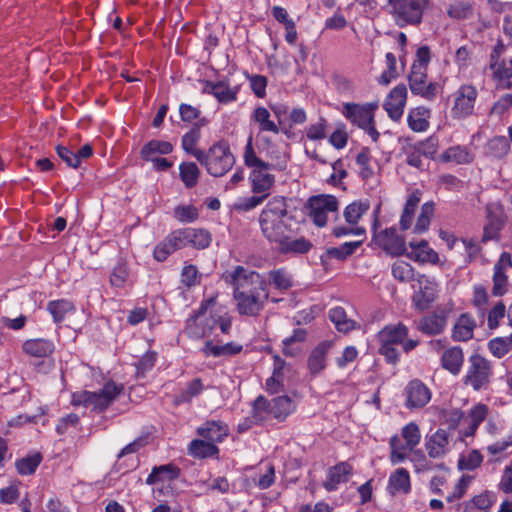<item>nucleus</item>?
I'll return each mask as SVG.
<instances>
[{
	"instance_id": "a211bd4d",
	"label": "nucleus",
	"mask_w": 512,
	"mask_h": 512,
	"mask_svg": "<svg viewBox=\"0 0 512 512\" xmlns=\"http://www.w3.org/2000/svg\"><path fill=\"white\" fill-rule=\"evenodd\" d=\"M202 93L213 95L219 103L228 104L237 100L239 88L232 87L227 79L217 82L207 80Z\"/></svg>"
},
{
	"instance_id": "5fc2aeb1",
	"label": "nucleus",
	"mask_w": 512,
	"mask_h": 512,
	"mask_svg": "<svg viewBox=\"0 0 512 512\" xmlns=\"http://www.w3.org/2000/svg\"><path fill=\"white\" fill-rule=\"evenodd\" d=\"M42 460L43 457L41 453L36 452L32 455H27L23 458L17 459L15 462V468L20 475H32L35 473Z\"/></svg>"
},
{
	"instance_id": "8fccbe9b",
	"label": "nucleus",
	"mask_w": 512,
	"mask_h": 512,
	"mask_svg": "<svg viewBox=\"0 0 512 512\" xmlns=\"http://www.w3.org/2000/svg\"><path fill=\"white\" fill-rule=\"evenodd\" d=\"M130 270L127 260L119 257L109 277L111 286L115 288H123L129 277Z\"/></svg>"
},
{
	"instance_id": "0eeeda50",
	"label": "nucleus",
	"mask_w": 512,
	"mask_h": 512,
	"mask_svg": "<svg viewBox=\"0 0 512 512\" xmlns=\"http://www.w3.org/2000/svg\"><path fill=\"white\" fill-rule=\"evenodd\" d=\"M390 14L400 28L418 26L423 21L430 0H388Z\"/></svg>"
},
{
	"instance_id": "052dcab7",
	"label": "nucleus",
	"mask_w": 512,
	"mask_h": 512,
	"mask_svg": "<svg viewBox=\"0 0 512 512\" xmlns=\"http://www.w3.org/2000/svg\"><path fill=\"white\" fill-rule=\"evenodd\" d=\"M372 160L371 152L368 147H363L360 152L356 156V164L359 166V176L363 180L370 179L374 171L372 167L370 166Z\"/></svg>"
},
{
	"instance_id": "39448f33",
	"label": "nucleus",
	"mask_w": 512,
	"mask_h": 512,
	"mask_svg": "<svg viewBox=\"0 0 512 512\" xmlns=\"http://www.w3.org/2000/svg\"><path fill=\"white\" fill-rule=\"evenodd\" d=\"M235 156L229 144L220 140L215 142L207 151H204L198 162L205 167L207 173L213 177H222L232 169Z\"/></svg>"
},
{
	"instance_id": "c9c22d12",
	"label": "nucleus",
	"mask_w": 512,
	"mask_h": 512,
	"mask_svg": "<svg viewBox=\"0 0 512 512\" xmlns=\"http://www.w3.org/2000/svg\"><path fill=\"white\" fill-rule=\"evenodd\" d=\"M180 468L175 464L155 466L146 479L148 485H154L158 482L173 481L180 476Z\"/></svg>"
},
{
	"instance_id": "603ef678",
	"label": "nucleus",
	"mask_w": 512,
	"mask_h": 512,
	"mask_svg": "<svg viewBox=\"0 0 512 512\" xmlns=\"http://www.w3.org/2000/svg\"><path fill=\"white\" fill-rule=\"evenodd\" d=\"M285 362L279 357L275 358V366L273 370V374L266 380L265 389L271 394H277L281 392L284 388L283 385V366Z\"/></svg>"
},
{
	"instance_id": "864d4df0",
	"label": "nucleus",
	"mask_w": 512,
	"mask_h": 512,
	"mask_svg": "<svg viewBox=\"0 0 512 512\" xmlns=\"http://www.w3.org/2000/svg\"><path fill=\"white\" fill-rule=\"evenodd\" d=\"M489 412V408L486 404L478 403L469 411V425L467 431L465 432L466 436H473L480 424L485 420Z\"/></svg>"
},
{
	"instance_id": "4468645a",
	"label": "nucleus",
	"mask_w": 512,
	"mask_h": 512,
	"mask_svg": "<svg viewBox=\"0 0 512 512\" xmlns=\"http://www.w3.org/2000/svg\"><path fill=\"white\" fill-rule=\"evenodd\" d=\"M409 88L414 95H418L425 100L433 101L439 90L437 82L427 81V70L420 66L411 67L408 75Z\"/></svg>"
},
{
	"instance_id": "c756f323",
	"label": "nucleus",
	"mask_w": 512,
	"mask_h": 512,
	"mask_svg": "<svg viewBox=\"0 0 512 512\" xmlns=\"http://www.w3.org/2000/svg\"><path fill=\"white\" fill-rule=\"evenodd\" d=\"M411 252L407 253V257L415 262L424 264H437L439 261L438 253L429 247L426 240L409 242Z\"/></svg>"
},
{
	"instance_id": "0e129e2a",
	"label": "nucleus",
	"mask_w": 512,
	"mask_h": 512,
	"mask_svg": "<svg viewBox=\"0 0 512 512\" xmlns=\"http://www.w3.org/2000/svg\"><path fill=\"white\" fill-rule=\"evenodd\" d=\"M510 150V143L505 136H496L488 142V153L495 158L505 157Z\"/></svg>"
},
{
	"instance_id": "bb28decb",
	"label": "nucleus",
	"mask_w": 512,
	"mask_h": 512,
	"mask_svg": "<svg viewBox=\"0 0 512 512\" xmlns=\"http://www.w3.org/2000/svg\"><path fill=\"white\" fill-rule=\"evenodd\" d=\"M187 454L197 460L219 459L220 449L213 442H208L199 437L190 441L187 446Z\"/></svg>"
},
{
	"instance_id": "69168bd1",
	"label": "nucleus",
	"mask_w": 512,
	"mask_h": 512,
	"mask_svg": "<svg viewBox=\"0 0 512 512\" xmlns=\"http://www.w3.org/2000/svg\"><path fill=\"white\" fill-rule=\"evenodd\" d=\"M174 217L181 223H192L199 218V210L194 205H178Z\"/></svg>"
},
{
	"instance_id": "a878e982",
	"label": "nucleus",
	"mask_w": 512,
	"mask_h": 512,
	"mask_svg": "<svg viewBox=\"0 0 512 512\" xmlns=\"http://www.w3.org/2000/svg\"><path fill=\"white\" fill-rule=\"evenodd\" d=\"M206 119L202 118L200 122H196L187 131L181 139L182 149L189 155H192L198 161L204 153V150L198 149L197 144L201 139V126L206 124Z\"/></svg>"
},
{
	"instance_id": "dca6fc26",
	"label": "nucleus",
	"mask_w": 512,
	"mask_h": 512,
	"mask_svg": "<svg viewBox=\"0 0 512 512\" xmlns=\"http://www.w3.org/2000/svg\"><path fill=\"white\" fill-rule=\"evenodd\" d=\"M333 346V341L323 340L310 351L307 358V369L311 377H316L325 371L328 365V355Z\"/></svg>"
},
{
	"instance_id": "9d476101",
	"label": "nucleus",
	"mask_w": 512,
	"mask_h": 512,
	"mask_svg": "<svg viewBox=\"0 0 512 512\" xmlns=\"http://www.w3.org/2000/svg\"><path fill=\"white\" fill-rule=\"evenodd\" d=\"M420 441L421 431L418 424L409 422L402 427L401 434H395L389 440L391 463L395 465L403 462L407 458L408 452L413 451Z\"/></svg>"
},
{
	"instance_id": "412c9836",
	"label": "nucleus",
	"mask_w": 512,
	"mask_h": 512,
	"mask_svg": "<svg viewBox=\"0 0 512 512\" xmlns=\"http://www.w3.org/2000/svg\"><path fill=\"white\" fill-rule=\"evenodd\" d=\"M197 435L215 445L222 443L229 435V426L221 420H207L196 429Z\"/></svg>"
},
{
	"instance_id": "e2e57ef3",
	"label": "nucleus",
	"mask_w": 512,
	"mask_h": 512,
	"mask_svg": "<svg viewBox=\"0 0 512 512\" xmlns=\"http://www.w3.org/2000/svg\"><path fill=\"white\" fill-rule=\"evenodd\" d=\"M392 275L400 282H410L414 279V268L404 260H397L392 265Z\"/></svg>"
},
{
	"instance_id": "a19ab883",
	"label": "nucleus",
	"mask_w": 512,
	"mask_h": 512,
	"mask_svg": "<svg viewBox=\"0 0 512 512\" xmlns=\"http://www.w3.org/2000/svg\"><path fill=\"white\" fill-rule=\"evenodd\" d=\"M430 110L424 106H419L410 110L407 122L409 128L414 132H423L429 127Z\"/></svg>"
},
{
	"instance_id": "2eb2a0df",
	"label": "nucleus",
	"mask_w": 512,
	"mask_h": 512,
	"mask_svg": "<svg viewBox=\"0 0 512 512\" xmlns=\"http://www.w3.org/2000/svg\"><path fill=\"white\" fill-rule=\"evenodd\" d=\"M372 242L392 256L406 253L405 239L397 233L395 227L386 228L380 232L373 231Z\"/></svg>"
},
{
	"instance_id": "f3484780",
	"label": "nucleus",
	"mask_w": 512,
	"mask_h": 512,
	"mask_svg": "<svg viewBox=\"0 0 512 512\" xmlns=\"http://www.w3.org/2000/svg\"><path fill=\"white\" fill-rule=\"evenodd\" d=\"M447 319L448 311L444 308H437L419 320L417 329L428 336L439 335L445 330Z\"/></svg>"
},
{
	"instance_id": "7ed1b4c3",
	"label": "nucleus",
	"mask_w": 512,
	"mask_h": 512,
	"mask_svg": "<svg viewBox=\"0 0 512 512\" xmlns=\"http://www.w3.org/2000/svg\"><path fill=\"white\" fill-rule=\"evenodd\" d=\"M216 304L215 297L201 301L197 310L186 319L183 333L190 339L200 340L210 337L216 326L220 331L228 335L232 328V319L228 315L212 313L209 308Z\"/></svg>"
},
{
	"instance_id": "79ce46f5",
	"label": "nucleus",
	"mask_w": 512,
	"mask_h": 512,
	"mask_svg": "<svg viewBox=\"0 0 512 512\" xmlns=\"http://www.w3.org/2000/svg\"><path fill=\"white\" fill-rule=\"evenodd\" d=\"M201 175V171L195 162L184 161L179 165V178L186 189L194 188Z\"/></svg>"
},
{
	"instance_id": "58836bf2",
	"label": "nucleus",
	"mask_w": 512,
	"mask_h": 512,
	"mask_svg": "<svg viewBox=\"0 0 512 512\" xmlns=\"http://www.w3.org/2000/svg\"><path fill=\"white\" fill-rule=\"evenodd\" d=\"M173 145L169 141L152 139L144 144L140 150L142 160L158 157L159 155H168L172 153Z\"/></svg>"
},
{
	"instance_id": "6e6552de",
	"label": "nucleus",
	"mask_w": 512,
	"mask_h": 512,
	"mask_svg": "<svg viewBox=\"0 0 512 512\" xmlns=\"http://www.w3.org/2000/svg\"><path fill=\"white\" fill-rule=\"evenodd\" d=\"M377 108L378 105L376 103H345L343 105L342 114L353 125L365 131L373 142H377L380 137L374 119Z\"/></svg>"
},
{
	"instance_id": "423d86ee",
	"label": "nucleus",
	"mask_w": 512,
	"mask_h": 512,
	"mask_svg": "<svg viewBox=\"0 0 512 512\" xmlns=\"http://www.w3.org/2000/svg\"><path fill=\"white\" fill-rule=\"evenodd\" d=\"M409 333L408 327L398 322L385 325L376 335L379 344L378 353L388 364L396 365L400 360V352L396 345H401Z\"/></svg>"
},
{
	"instance_id": "f8f14e48",
	"label": "nucleus",
	"mask_w": 512,
	"mask_h": 512,
	"mask_svg": "<svg viewBox=\"0 0 512 512\" xmlns=\"http://www.w3.org/2000/svg\"><path fill=\"white\" fill-rule=\"evenodd\" d=\"M305 208L313 223L318 227H324L328 221L327 214L338 211L339 201L330 194L311 196L308 198Z\"/></svg>"
},
{
	"instance_id": "20e7f679",
	"label": "nucleus",
	"mask_w": 512,
	"mask_h": 512,
	"mask_svg": "<svg viewBox=\"0 0 512 512\" xmlns=\"http://www.w3.org/2000/svg\"><path fill=\"white\" fill-rule=\"evenodd\" d=\"M123 390L124 386L122 384L108 381L99 391L81 390L74 392L71 397V404L73 406L91 407L93 411L102 413L110 407Z\"/></svg>"
},
{
	"instance_id": "473e14b6",
	"label": "nucleus",
	"mask_w": 512,
	"mask_h": 512,
	"mask_svg": "<svg viewBox=\"0 0 512 512\" xmlns=\"http://www.w3.org/2000/svg\"><path fill=\"white\" fill-rule=\"evenodd\" d=\"M464 362V354L461 347L454 346L446 349L441 356V366L453 375H458Z\"/></svg>"
},
{
	"instance_id": "f704fd0d",
	"label": "nucleus",
	"mask_w": 512,
	"mask_h": 512,
	"mask_svg": "<svg viewBox=\"0 0 512 512\" xmlns=\"http://www.w3.org/2000/svg\"><path fill=\"white\" fill-rule=\"evenodd\" d=\"M421 196L422 193L419 189L414 190L408 195L399 221L401 230L406 231L412 226L414 214L421 201Z\"/></svg>"
},
{
	"instance_id": "a18cd8bd",
	"label": "nucleus",
	"mask_w": 512,
	"mask_h": 512,
	"mask_svg": "<svg viewBox=\"0 0 512 512\" xmlns=\"http://www.w3.org/2000/svg\"><path fill=\"white\" fill-rule=\"evenodd\" d=\"M251 119L259 125L261 132H272L278 134L280 129L278 125L271 120V114L269 110L263 106H259L254 109Z\"/></svg>"
},
{
	"instance_id": "c85d7f7f",
	"label": "nucleus",
	"mask_w": 512,
	"mask_h": 512,
	"mask_svg": "<svg viewBox=\"0 0 512 512\" xmlns=\"http://www.w3.org/2000/svg\"><path fill=\"white\" fill-rule=\"evenodd\" d=\"M22 351L34 358L50 357L55 351V344L50 339L34 338L28 339L22 344Z\"/></svg>"
},
{
	"instance_id": "f03ea898",
	"label": "nucleus",
	"mask_w": 512,
	"mask_h": 512,
	"mask_svg": "<svg viewBox=\"0 0 512 512\" xmlns=\"http://www.w3.org/2000/svg\"><path fill=\"white\" fill-rule=\"evenodd\" d=\"M222 279L232 287L236 310L240 315L248 317L260 315L270 298L265 275L237 265L232 270L225 271Z\"/></svg>"
},
{
	"instance_id": "cd10ccee",
	"label": "nucleus",
	"mask_w": 512,
	"mask_h": 512,
	"mask_svg": "<svg viewBox=\"0 0 512 512\" xmlns=\"http://www.w3.org/2000/svg\"><path fill=\"white\" fill-rule=\"evenodd\" d=\"M506 223V216L503 212H494L487 210V222L483 228L481 243H487L492 240H499L500 232Z\"/></svg>"
},
{
	"instance_id": "b1692460",
	"label": "nucleus",
	"mask_w": 512,
	"mask_h": 512,
	"mask_svg": "<svg viewBox=\"0 0 512 512\" xmlns=\"http://www.w3.org/2000/svg\"><path fill=\"white\" fill-rule=\"evenodd\" d=\"M419 291L415 292L412 301L417 310L424 311L430 307L437 297L436 283L425 276L418 280Z\"/></svg>"
},
{
	"instance_id": "ea45409f",
	"label": "nucleus",
	"mask_w": 512,
	"mask_h": 512,
	"mask_svg": "<svg viewBox=\"0 0 512 512\" xmlns=\"http://www.w3.org/2000/svg\"><path fill=\"white\" fill-rule=\"evenodd\" d=\"M268 286L280 292H286L293 287V279L291 274L285 268L270 270L267 274Z\"/></svg>"
},
{
	"instance_id": "bf43d9fd",
	"label": "nucleus",
	"mask_w": 512,
	"mask_h": 512,
	"mask_svg": "<svg viewBox=\"0 0 512 512\" xmlns=\"http://www.w3.org/2000/svg\"><path fill=\"white\" fill-rule=\"evenodd\" d=\"M444 162H455L457 164H465L471 162V155L466 147L456 145L449 147L443 154Z\"/></svg>"
},
{
	"instance_id": "2f4dec72",
	"label": "nucleus",
	"mask_w": 512,
	"mask_h": 512,
	"mask_svg": "<svg viewBox=\"0 0 512 512\" xmlns=\"http://www.w3.org/2000/svg\"><path fill=\"white\" fill-rule=\"evenodd\" d=\"M476 321L469 313H462L452 328V339L467 342L473 338Z\"/></svg>"
},
{
	"instance_id": "f257e3e1",
	"label": "nucleus",
	"mask_w": 512,
	"mask_h": 512,
	"mask_svg": "<svg viewBox=\"0 0 512 512\" xmlns=\"http://www.w3.org/2000/svg\"><path fill=\"white\" fill-rule=\"evenodd\" d=\"M289 219L287 198L271 197L258 217L262 236L282 255L308 253L313 247L311 241L305 237L291 238L287 234L290 231Z\"/></svg>"
},
{
	"instance_id": "4d7b16f0",
	"label": "nucleus",
	"mask_w": 512,
	"mask_h": 512,
	"mask_svg": "<svg viewBox=\"0 0 512 512\" xmlns=\"http://www.w3.org/2000/svg\"><path fill=\"white\" fill-rule=\"evenodd\" d=\"M363 239L345 242L339 247H331L327 249V255L337 260H345L353 255L356 250L363 244Z\"/></svg>"
},
{
	"instance_id": "49530a36",
	"label": "nucleus",
	"mask_w": 512,
	"mask_h": 512,
	"mask_svg": "<svg viewBox=\"0 0 512 512\" xmlns=\"http://www.w3.org/2000/svg\"><path fill=\"white\" fill-rule=\"evenodd\" d=\"M388 487L393 494L408 493L411 489L409 472L405 468L396 469L389 477Z\"/></svg>"
},
{
	"instance_id": "338daca9",
	"label": "nucleus",
	"mask_w": 512,
	"mask_h": 512,
	"mask_svg": "<svg viewBox=\"0 0 512 512\" xmlns=\"http://www.w3.org/2000/svg\"><path fill=\"white\" fill-rule=\"evenodd\" d=\"M328 122L324 117H320L316 123H312L306 127L305 134L309 140L318 141L326 138V129Z\"/></svg>"
},
{
	"instance_id": "393cba45",
	"label": "nucleus",
	"mask_w": 512,
	"mask_h": 512,
	"mask_svg": "<svg viewBox=\"0 0 512 512\" xmlns=\"http://www.w3.org/2000/svg\"><path fill=\"white\" fill-rule=\"evenodd\" d=\"M352 474L353 467L351 464L344 461L339 462L328 469L323 487L329 492L335 491L340 484L346 483Z\"/></svg>"
},
{
	"instance_id": "ddd939ff",
	"label": "nucleus",
	"mask_w": 512,
	"mask_h": 512,
	"mask_svg": "<svg viewBox=\"0 0 512 512\" xmlns=\"http://www.w3.org/2000/svg\"><path fill=\"white\" fill-rule=\"evenodd\" d=\"M470 366L465 376L464 382L470 385L474 390L479 391L485 388L492 375L491 364L483 356L473 354L469 357Z\"/></svg>"
},
{
	"instance_id": "680f3d73",
	"label": "nucleus",
	"mask_w": 512,
	"mask_h": 512,
	"mask_svg": "<svg viewBox=\"0 0 512 512\" xmlns=\"http://www.w3.org/2000/svg\"><path fill=\"white\" fill-rule=\"evenodd\" d=\"M488 348L497 358H502L512 350V333L508 337H498L489 341Z\"/></svg>"
},
{
	"instance_id": "9b49d317",
	"label": "nucleus",
	"mask_w": 512,
	"mask_h": 512,
	"mask_svg": "<svg viewBox=\"0 0 512 512\" xmlns=\"http://www.w3.org/2000/svg\"><path fill=\"white\" fill-rule=\"evenodd\" d=\"M478 90L473 84H462L450 96V115L454 120H464L475 115Z\"/></svg>"
},
{
	"instance_id": "4c0bfd02",
	"label": "nucleus",
	"mask_w": 512,
	"mask_h": 512,
	"mask_svg": "<svg viewBox=\"0 0 512 512\" xmlns=\"http://www.w3.org/2000/svg\"><path fill=\"white\" fill-rule=\"evenodd\" d=\"M270 402L272 405L273 419L279 422L285 421L296 409L294 401L287 395L274 397Z\"/></svg>"
},
{
	"instance_id": "e433bc0d",
	"label": "nucleus",
	"mask_w": 512,
	"mask_h": 512,
	"mask_svg": "<svg viewBox=\"0 0 512 512\" xmlns=\"http://www.w3.org/2000/svg\"><path fill=\"white\" fill-rule=\"evenodd\" d=\"M251 416L252 423L255 425H262L273 418L272 405L270 400H268L263 395L256 397V399L252 402Z\"/></svg>"
},
{
	"instance_id": "37998d69",
	"label": "nucleus",
	"mask_w": 512,
	"mask_h": 512,
	"mask_svg": "<svg viewBox=\"0 0 512 512\" xmlns=\"http://www.w3.org/2000/svg\"><path fill=\"white\" fill-rule=\"evenodd\" d=\"M494 503L491 492L484 491L463 503V512H490Z\"/></svg>"
},
{
	"instance_id": "1a4fd4ad",
	"label": "nucleus",
	"mask_w": 512,
	"mask_h": 512,
	"mask_svg": "<svg viewBox=\"0 0 512 512\" xmlns=\"http://www.w3.org/2000/svg\"><path fill=\"white\" fill-rule=\"evenodd\" d=\"M266 144V157L268 161L259 158L253 146V138L249 136L243 152L245 165H259L264 168H270L274 171H284L287 168L289 157L285 152L278 151L272 146V141L268 137L263 138Z\"/></svg>"
},
{
	"instance_id": "6ab92c4d",
	"label": "nucleus",
	"mask_w": 512,
	"mask_h": 512,
	"mask_svg": "<svg viewBox=\"0 0 512 512\" xmlns=\"http://www.w3.org/2000/svg\"><path fill=\"white\" fill-rule=\"evenodd\" d=\"M246 166L252 169L249 176L252 192L268 196L270 189L275 184V176L269 172L271 169L259 165Z\"/></svg>"
},
{
	"instance_id": "c03bdc74",
	"label": "nucleus",
	"mask_w": 512,
	"mask_h": 512,
	"mask_svg": "<svg viewBox=\"0 0 512 512\" xmlns=\"http://www.w3.org/2000/svg\"><path fill=\"white\" fill-rule=\"evenodd\" d=\"M47 310L51 314L55 323H61L67 314L75 312L76 308L73 302L67 299H59L48 302Z\"/></svg>"
},
{
	"instance_id": "774afa93",
	"label": "nucleus",
	"mask_w": 512,
	"mask_h": 512,
	"mask_svg": "<svg viewBox=\"0 0 512 512\" xmlns=\"http://www.w3.org/2000/svg\"><path fill=\"white\" fill-rule=\"evenodd\" d=\"M157 353L154 351H147L136 364V376L138 378L145 377L146 373L151 371L155 366Z\"/></svg>"
},
{
	"instance_id": "13d9d810",
	"label": "nucleus",
	"mask_w": 512,
	"mask_h": 512,
	"mask_svg": "<svg viewBox=\"0 0 512 512\" xmlns=\"http://www.w3.org/2000/svg\"><path fill=\"white\" fill-rule=\"evenodd\" d=\"M435 205L432 201L426 202L422 205L420 214L414 226V233L422 234L429 229L431 218L434 214Z\"/></svg>"
},
{
	"instance_id": "de8ad7c7",
	"label": "nucleus",
	"mask_w": 512,
	"mask_h": 512,
	"mask_svg": "<svg viewBox=\"0 0 512 512\" xmlns=\"http://www.w3.org/2000/svg\"><path fill=\"white\" fill-rule=\"evenodd\" d=\"M370 209V202L365 200H356L346 206L343 212L345 221L349 225H357L361 217Z\"/></svg>"
},
{
	"instance_id": "6e6d98bb",
	"label": "nucleus",
	"mask_w": 512,
	"mask_h": 512,
	"mask_svg": "<svg viewBox=\"0 0 512 512\" xmlns=\"http://www.w3.org/2000/svg\"><path fill=\"white\" fill-rule=\"evenodd\" d=\"M474 6L467 0H456L447 8V15L454 20H465L473 15Z\"/></svg>"
},
{
	"instance_id": "3c124183",
	"label": "nucleus",
	"mask_w": 512,
	"mask_h": 512,
	"mask_svg": "<svg viewBox=\"0 0 512 512\" xmlns=\"http://www.w3.org/2000/svg\"><path fill=\"white\" fill-rule=\"evenodd\" d=\"M204 389L202 380L194 378L189 381L186 386L175 396V404L189 403L194 397L199 396Z\"/></svg>"
},
{
	"instance_id": "aec40b11",
	"label": "nucleus",
	"mask_w": 512,
	"mask_h": 512,
	"mask_svg": "<svg viewBox=\"0 0 512 512\" xmlns=\"http://www.w3.org/2000/svg\"><path fill=\"white\" fill-rule=\"evenodd\" d=\"M406 407L408 409L422 408L431 399L430 389L420 380L414 379L405 388Z\"/></svg>"
},
{
	"instance_id": "5701e85b",
	"label": "nucleus",
	"mask_w": 512,
	"mask_h": 512,
	"mask_svg": "<svg viewBox=\"0 0 512 512\" xmlns=\"http://www.w3.org/2000/svg\"><path fill=\"white\" fill-rule=\"evenodd\" d=\"M406 99L407 88L404 84H399L390 91L385 100L384 109L392 120L397 121L401 118Z\"/></svg>"
},
{
	"instance_id": "7c9ffc66",
	"label": "nucleus",
	"mask_w": 512,
	"mask_h": 512,
	"mask_svg": "<svg viewBox=\"0 0 512 512\" xmlns=\"http://www.w3.org/2000/svg\"><path fill=\"white\" fill-rule=\"evenodd\" d=\"M243 350V345L236 342H228L226 344L220 345L218 343H214L213 340H207L204 346L201 349L202 354L205 357H232Z\"/></svg>"
},
{
	"instance_id": "72a5a7b5",
	"label": "nucleus",
	"mask_w": 512,
	"mask_h": 512,
	"mask_svg": "<svg viewBox=\"0 0 512 512\" xmlns=\"http://www.w3.org/2000/svg\"><path fill=\"white\" fill-rule=\"evenodd\" d=\"M328 318L340 333L347 334L358 327L357 322L349 318L345 309L341 306L331 308L328 311Z\"/></svg>"
},
{
	"instance_id": "4be33fe9",
	"label": "nucleus",
	"mask_w": 512,
	"mask_h": 512,
	"mask_svg": "<svg viewBox=\"0 0 512 512\" xmlns=\"http://www.w3.org/2000/svg\"><path fill=\"white\" fill-rule=\"evenodd\" d=\"M449 433L439 428L425 439V449L430 458L438 459L444 457L450 451Z\"/></svg>"
},
{
	"instance_id": "09e8293b",
	"label": "nucleus",
	"mask_w": 512,
	"mask_h": 512,
	"mask_svg": "<svg viewBox=\"0 0 512 512\" xmlns=\"http://www.w3.org/2000/svg\"><path fill=\"white\" fill-rule=\"evenodd\" d=\"M188 246L202 250L210 246L212 242L211 233L203 228H185Z\"/></svg>"
}]
</instances>
